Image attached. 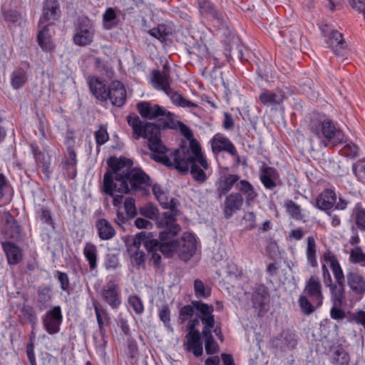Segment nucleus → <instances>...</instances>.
Masks as SVG:
<instances>
[{
	"instance_id": "nucleus-1",
	"label": "nucleus",
	"mask_w": 365,
	"mask_h": 365,
	"mask_svg": "<svg viewBox=\"0 0 365 365\" xmlns=\"http://www.w3.org/2000/svg\"><path fill=\"white\" fill-rule=\"evenodd\" d=\"M126 119L135 140H148L149 148L152 152V159L168 167L175 168L180 172H187L190 170V173L195 180L200 182L206 181L205 171L210 168V165L202 152L199 142L193 138V133L188 126L180 121L177 129L189 140V146H181L168 155V149L161 141L160 129L156 124L145 122L134 113L128 115Z\"/></svg>"
},
{
	"instance_id": "nucleus-2",
	"label": "nucleus",
	"mask_w": 365,
	"mask_h": 365,
	"mask_svg": "<svg viewBox=\"0 0 365 365\" xmlns=\"http://www.w3.org/2000/svg\"><path fill=\"white\" fill-rule=\"evenodd\" d=\"M150 183V177L140 168L121 170L120 168H116L104 174L103 191L113 196L114 192L128 193L130 190L143 189Z\"/></svg>"
},
{
	"instance_id": "nucleus-3",
	"label": "nucleus",
	"mask_w": 365,
	"mask_h": 365,
	"mask_svg": "<svg viewBox=\"0 0 365 365\" xmlns=\"http://www.w3.org/2000/svg\"><path fill=\"white\" fill-rule=\"evenodd\" d=\"M308 128L324 147L341 143L344 140L343 133L336 129L332 120L324 114H314L309 121Z\"/></svg>"
},
{
	"instance_id": "nucleus-4",
	"label": "nucleus",
	"mask_w": 365,
	"mask_h": 365,
	"mask_svg": "<svg viewBox=\"0 0 365 365\" xmlns=\"http://www.w3.org/2000/svg\"><path fill=\"white\" fill-rule=\"evenodd\" d=\"M59 16V6L56 0H45L43 14L39 20L41 26L37 38L41 48L46 51H51L54 46L51 40V34L48 26Z\"/></svg>"
},
{
	"instance_id": "nucleus-5",
	"label": "nucleus",
	"mask_w": 365,
	"mask_h": 365,
	"mask_svg": "<svg viewBox=\"0 0 365 365\" xmlns=\"http://www.w3.org/2000/svg\"><path fill=\"white\" fill-rule=\"evenodd\" d=\"M323 299L320 280L316 276H311L305 283L303 294L299 298L302 312L307 315L313 313L322 305Z\"/></svg>"
},
{
	"instance_id": "nucleus-6",
	"label": "nucleus",
	"mask_w": 365,
	"mask_h": 365,
	"mask_svg": "<svg viewBox=\"0 0 365 365\" xmlns=\"http://www.w3.org/2000/svg\"><path fill=\"white\" fill-rule=\"evenodd\" d=\"M165 247H168V256L174 252H178L182 260L187 261L196 252L197 240L193 233L184 232L180 241L171 238Z\"/></svg>"
},
{
	"instance_id": "nucleus-7",
	"label": "nucleus",
	"mask_w": 365,
	"mask_h": 365,
	"mask_svg": "<svg viewBox=\"0 0 365 365\" xmlns=\"http://www.w3.org/2000/svg\"><path fill=\"white\" fill-rule=\"evenodd\" d=\"M319 30L327 48H331L336 56H344L346 49V43L341 33L334 29L331 25L322 24Z\"/></svg>"
},
{
	"instance_id": "nucleus-8",
	"label": "nucleus",
	"mask_w": 365,
	"mask_h": 365,
	"mask_svg": "<svg viewBox=\"0 0 365 365\" xmlns=\"http://www.w3.org/2000/svg\"><path fill=\"white\" fill-rule=\"evenodd\" d=\"M95 28L93 21L86 16L78 19L75 24L73 42L79 46L90 45L94 38Z\"/></svg>"
},
{
	"instance_id": "nucleus-9",
	"label": "nucleus",
	"mask_w": 365,
	"mask_h": 365,
	"mask_svg": "<svg viewBox=\"0 0 365 365\" xmlns=\"http://www.w3.org/2000/svg\"><path fill=\"white\" fill-rule=\"evenodd\" d=\"M212 152L217 155L221 152H226L235 158L237 164L240 163V157L233 143L225 135L218 133L210 139Z\"/></svg>"
},
{
	"instance_id": "nucleus-10",
	"label": "nucleus",
	"mask_w": 365,
	"mask_h": 365,
	"mask_svg": "<svg viewBox=\"0 0 365 365\" xmlns=\"http://www.w3.org/2000/svg\"><path fill=\"white\" fill-rule=\"evenodd\" d=\"M174 210H170L165 212L157 219V225L160 227H165V230L161 232L159 238L164 242L170 240L178 234L180 227L176 223Z\"/></svg>"
},
{
	"instance_id": "nucleus-11",
	"label": "nucleus",
	"mask_w": 365,
	"mask_h": 365,
	"mask_svg": "<svg viewBox=\"0 0 365 365\" xmlns=\"http://www.w3.org/2000/svg\"><path fill=\"white\" fill-rule=\"evenodd\" d=\"M63 317L60 306H54L42 317V324L45 331L50 335L58 334L61 330Z\"/></svg>"
},
{
	"instance_id": "nucleus-12",
	"label": "nucleus",
	"mask_w": 365,
	"mask_h": 365,
	"mask_svg": "<svg viewBox=\"0 0 365 365\" xmlns=\"http://www.w3.org/2000/svg\"><path fill=\"white\" fill-rule=\"evenodd\" d=\"M160 242L156 239H153L152 232H147L145 231L137 234L134 239L136 245L140 246L143 245L149 252L159 250L168 255V247L165 246L170 242V240H165L164 242L160 239Z\"/></svg>"
},
{
	"instance_id": "nucleus-13",
	"label": "nucleus",
	"mask_w": 365,
	"mask_h": 365,
	"mask_svg": "<svg viewBox=\"0 0 365 365\" xmlns=\"http://www.w3.org/2000/svg\"><path fill=\"white\" fill-rule=\"evenodd\" d=\"M192 304L197 312L198 318L204 324L202 331L211 330L215 326L214 307L201 301H192Z\"/></svg>"
},
{
	"instance_id": "nucleus-14",
	"label": "nucleus",
	"mask_w": 365,
	"mask_h": 365,
	"mask_svg": "<svg viewBox=\"0 0 365 365\" xmlns=\"http://www.w3.org/2000/svg\"><path fill=\"white\" fill-rule=\"evenodd\" d=\"M151 83L153 87L157 90L167 93L170 88L172 78L170 72L165 66H163L162 71L154 70L151 74Z\"/></svg>"
},
{
	"instance_id": "nucleus-15",
	"label": "nucleus",
	"mask_w": 365,
	"mask_h": 365,
	"mask_svg": "<svg viewBox=\"0 0 365 365\" xmlns=\"http://www.w3.org/2000/svg\"><path fill=\"white\" fill-rule=\"evenodd\" d=\"M337 200L334 187L324 189L316 198L314 206L320 210L331 211Z\"/></svg>"
},
{
	"instance_id": "nucleus-16",
	"label": "nucleus",
	"mask_w": 365,
	"mask_h": 365,
	"mask_svg": "<svg viewBox=\"0 0 365 365\" xmlns=\"http://www.w3.org/2000/svg\"><path fill=\"white\" fill-rule=\"evenodd\" d=\"M101 297L113 309H118L121 304L120 293L116 284H110L104 286L101 289Z\"/></svg>"
},
{
	"instance_id": "nucleus-17",
	"label": "nucleus",
	"mask_w": 365,
	"mask_h": 365,
	"mask_svg": "<svg viewBox=\"0 0 365 365\" xmlns=\"http://www.w3.org/2000/svg\"><path fill=\"white\" fill-rule=\"evenodd\" d=\"M108 99L113 106L120 107L126 101V90L123 84L118 81H112L108 88Z\"/></svg>"
},
{
	"instance_id": "nucleus-18",
	"label": "nucleus",
	"mask_w": 365,
	"mask_h": 365,
	"mask_svg": "<svg viewBox=\"0 0 365 365\" xmlns=\"http://www.w3.org/2000/svg\"><path fill=\"white\" fill-rule=\"evenodd\" d=\"M273 346L282 351L293 349L297 344V340L294 333L289 330L282 331L272 341Z\"/></svg>"
},
{
	"instance_id": "nucleus-19",
	"label": "nucleus",
	"mask_w": 365,
	"mask_h": 365,
	"mask_svg": "<svg viewBox=\"0 0 365 365\" xmlns=\"http://www.w3.org/2000/svg\"><path fill=\"white\" fill-rule=\"evenodd\" d=\"M347 284L351 292L359 298L365 295V278L356 272H351L346 274Z\"/></svg>"
},
{
	"instance_id": "nucleus-20",
	"label": "nucleus",
	"mask_w": 365,
	"mask_h": 365,
	"mask_svg": "<svg viewBox=\"0 0 365 365\" xmlns=\"http://www.w3.org/2000/svg\"><path fill=\"white\" fill-rule=\"evenodd\" d=\"M136 108L142 118L153 120L161 116L164 107L153 104L148 101H140L137 103Z\"/></svg>"
},
{
	"instance_id": "nucleus-21",
	"label": "nucleus",
	"mask_w": 365,
	"mask_h": 365,
	"mask_svg": "<svg viewBox=\"0 0 365 365\" xmlns=\"http://www.w3.org/2000/svg\"><path fill=\"white\" fill-rule=\"evenodd\" d=\"M29 148L37 165L42 168L43 173L48 177L51 165L49 155L45 150H41L36 143H31Z\"/></svg>"
},
{
	"instance_id": "nucleus-22",
	"label": "nucleus",
	"mask_w": 365,
	"mask_h": 365,
	"mask_svg": "<svg viewBox=\"0 0 365 365\" xmlns=\"http://www.w3.org/2000/svg\"><path fill=\"white\" fill-rule=\"evenodd\" d=\"M243 201V197L238 192H232L228 195L225 200V217L227 219L231 217L234 212L241 209Z\"/></svg>"
},
{
	"instance_id": "nucleus-23",
	"label": "nucleus",
	"mask_w": 365,
	"mask_h": 365,
	"mask_svg": "<svg viewBox=\"0 0 365 365\" xmlns=\"http://www.w3.org/2000/svg\"><path fill=\"white\" fill-rule=\"evenodd\" d=\"M240 181V176L236 174H223L216 182L217 192L221 197L228 193L233 186Z\"/></svg>"
},
{
	"instance_id": "nucleus-24",
	"label": "nucleus",
	"mask_w": 365,
	"mask_h": 365,
	"mask_svg": "<svg viewBox=\"0 0 365 365\" xmlns=\"http://www.w3.org/2000/svg\"><path fill=\"white\" fill-rule=\"evenodd\" d=\"M284 93L281 90L272 91L264 89L259 95V101L266 106L280 105L284 101Z\"/></svg>"
},
{
	"instance_id": "nucleus-25",
	"label": "nucleus",
	"mask_w": 365,
	"mask_h": 365,
	"mask_svg": "<svg viewBox=\"0 0 365 365\" xmlns=\"http://www.w3.org/2000/svg\"><path fill=\"white\" fill-rule=\"evenodd\" d=\"M268 295L267 288L264 285H259L253 290L252 301L255 309L258 310L259 316L263 315V313L266 312L265 301Z\"/></svg>"
},
{
	"instance_id": "nucleus-26",
	"label": "nucleus",
	"mask_w": 365,
	"mask_h": 365,
	"mask_svg": "<svg viewBox=\"0 0 365 365\" xmlns=\"http://www.w3.org/2000/svg\"><path fill=\"white\" fill-rule=\"evenodd\" d=\"M184 346L187 351L192 352L196 357L200 356L203 353L200 333L187 332Z\"/></svg>"
},
{
	"instance_id": "nucleus-27",
	"label": "nucleus",
	"mask_w": 365,
	"mask_h": 365,
	"mask_svg": "<svg viewBox=\"0 0 365 365\" xmlns=\"http://www.w3.org/2000/svg\"><path fill=\"white\" fill-rule=\"evenodd\" d=\"M278 178L279 173L272 167L263 166L259 170V180L266 189L272 190L276 187Z\"/></svg>"
},
{
	"instance_id": "nucleus-28",
	"label": "nucleus",
	"mask_w": 365,
	"mask_h": 365,
	"mask_svg": "<svg viewBox=\"0 0 365 365\" xmlns=\"http://www.w3.org/2000/svg\"><path fill=\"white\" fill-rule=\"evenodd\" d=\"M95 227L101 240H111L116 234L113 225L107 220L101 218L96 220Z\"/></svg>"
},
{
	"instance_id": "nucleus-29",
	"label": "nucleus",
	"mask_w": 365,
	"mask_h": 365,
	"mask_svg": "<svg viewBox=\"0 0 365 365\" xmlns=\"http://www.w3.org/2000/svg\"><path fill=\"white\" fill-rule=\"evenodd\" d=\"M236 189L239 191L238 193L245 197V200L247 205L253 203L257 197V192L254 186L246 180H240L236 185Z\"/></svg>"
},
{
	"instance_id": "nucleus-30",
	"label": "nucleus",
	"mask_w": 365,
	"mask_h": 365,
	"mask_svg": "<svg viewBox=\"0 0 365 365\" xmlns=\"http://www.w3.org/2000/svg\"><path fill=\"white\" fill-rule=\"evenodd\" d=\"M83 254L88 263L90 271L93 272L96 270L98 262L97 246L90 242H86L83 249Z\"/></svg>"
},
{
	"instance_id": "nucleus-31",
	"label": "nucleus",
	"mask_w": 365,
	"mask_h": 365,
	"mask_svg": "<svg viewBox=\"0 0 365 365\" xmlns=\"http://www.w3.org/2000/svg\"><path fill=\"white\" fill-rule=\"evenodd\" d=\"M140 246L133 242L127 247L132 264L138 268L144 267L145 262V254L140 249Z\"/></svg>"
},
{
	"instance_id": "nucleus-32",
	"label": "nucleus",
	"mask_w": 365,
	"mask_h": 365,
	"mask_svg": "<svg viewBox=\"0 0 365 365\" xmlns=\"http://www.w3.org/2000/svg\"><path fill=\"white\" fill-rule=\"evenodd\" d=\"M92 94L98 100L106 101L108 99V88L96 77H91L88 81Z\"/></svg>"
},
{
	"instance_id": "nucleus-33",
	"label": "nucleus",
	"mask_w": 365,
	"mask_h": 365,
	"mask_svg": "<svg viewBox=\"0 0 365 365\" xmlns=\"http://www.w3.org/2000/svg\"><path fill=\"white\" fill-rule=\"evenodd\" d=\"M324 259L326 262V263L330 267L333 272L334 277L336 279V283H344V272L337 259L331 254L326 252L324 254Z\"/></svg>"
},
{
	"instance_id": "nucleus-34",
	"label": "nucleus",
	"mask_w": 365,
	"mask_h": 365,
	"mask_svg": "<svg viewBox=\"0 0 365 365\" xmlns=\"http://www.w3.org/2000/svg\"><path fill=\"white\" fill-rule=\"evenodd\" d=\"M2 247L9 264H16L21 262L22 253L19 247L10 242H2Z\"/></svg>"
},
{
	"instance_id": "nucleus-35",
	"label": "nucleus",
	"mask_w": 365,
	"mask_h": 365,
	"mask_svg": "<svg viewBox=\"0 0 365 365\" xmlns=\"http://www.w3.org/2000/svg\"><path fill=\"white\" fill-rule=\"evenodd\" d=\"M22 65L24 68H18L11 74V84L14 89L21 88L27 80V70L29 64L28 62H25Z\"/></svg>"
},
{
	"instance_id": "nucleus-36",
	"label": "nucleus",
	"mask_w": 365,
	"mask_h": 365,
	"mask_svg": "<svg viewBox=\"0 0 365 365\" xmlns=\"http://www.w3.org/2000/svg\"><path fill=\"white\" fill-rule=\"evenodd\" d=\"M201 9L207 12L210 18L212 19L213 24L217 29H220L224 25V15L222 13L217 11L213 4L210 2H205L203 5L200 4Z\"/></svg>"
},
{
	"instance_id": "nucleus-37",
	"label": "nucleus",
	"mask_w": 365,
	"mask_h": 365,
	"mask_svg": "<svg viewBox=\"0 0 365 365\" xmlns=\"http://www.w3.org/2000/svg\"><path fill=\"white\" fill-rule=\"evenodd\" d=\"M165 94L169 97L171 102L176 106L184 108H194L197 107V104L185 98L181 94L175 91L172 88Z\"/></svg>"
},
{
	"instance_id": "nucleus-38",
	"label": "nucleus",
	"mask_w": 365,
	"mask_h": 365,
	"mask_svg": "<svg viewBox=\"0 0 365 365\" xmlns=\"http://www.w3.org/2000/svg\"><path fill=\"white\" fill-rule=\"evenodd\" d=\"M13 188L4 174L0 173V202L9 203L13 197Z\"/></svg>"
},
{
	"instance_id": "nucleus-39",
	"label": "nucleus",
	"mask_w": 365,
	"mask_h": 365,
	"mask_svg": "<svg viewBox=\"0 0 365 365\" xmlns=\"http://www.w3.org/2000/svg\"><path fill=\"white\" fill-rule=\"evenodd\" d=\"M306 257L309 265L312 267H317V244L313 236H309L307 239Z\"/></svg>"
},
{
	"instance_id": "nucleus-40",
	"label": "nucleus",
	"mask_w": 365,
	"mask_h": 365,
	"mask_svg": "<svg viewBox=\"0 0 365 365\" xmlns=\"http://www.w3.org/2000/svg\"><path fill=\"white\" fill-rule=\"evenodd\" d=\"M160 117L159 125H156L159 128L162 127L164 129L169 128L177 130L180 121L175 119V115L173 113L167 110L164 108V112L162 113Z\"/></svg>"
},
{
	"instance_id": "nucleus-41",
	"label": "nucleus",
	"mask_w": 365,
	"mask_h": 365,
	"mask_svg": "<svg viewBox=\"0 0 365 365\" xmlns=\"http://www.w3.org/2000/svg\"><path fill=\"white\" fill-rule=\"evenodd\" d=\"M93 308L96 317L98 329H105L106 326L110 324V317L108 311L101 307L96 302L93 303Z\"/></svg>"
},
{
	"instance_id": "nucleus-42",
	"label": "nucleus",
	"mask_w": 365,
	"mask_h": 365,
	"mask_svg": "<svg viewBox=\"0 0 365 365\" xmlns=\"http://www.w3.org/2000/svg\"><path fill=\"white\" fill-rule=\"evenodd\" d=\"M93 341L96 352L101 356L106 355V347L107 346V340L106 338V329L96 331L93 334Z\"/></svg>"
},
{
	"instance_id": "nucleus-43",
	"label": "nucleus",
	"mask_w": 365,
	"mask_h": 365,
	"mask_svg": "<svg viewBox=\"0 0 365 365\" xmlns=\"http://www.w3.org/2000/svg\"><path fill=\"white\" fill-rule=\"evenodd\" d=\"M148 34L160 42H164L167 37L172 34V29L165 24H160L157 27L150 29Z\"/></svg>"
},
{
	"instance_id": "nucleus-44",
	"label": "nucleus",
	"mask_w": 365,
	"mask_h": 365,
	"mask_svg": "<svg viewBox=\"0 0 365 365\" xmlns=\"http://www.w3.org/2000/svg\"><path fill=\"white\" fill-rule=\"evenodd\" d=\"M331 290V299L334 305L341 307L344 299V283L331 284L329 287Z\"/></svg>"
},
{
	"instance_id": "nucleus-45",
	"label": "nucleus",
	"mask_w": 365,
	"mask_h": 365,
	"mask_svg": "<svg viewBox=\"0 0 365 365\" xmlns=\"http://www.w3.org/2000/svg\"><path fill=\"white\" fill-rule=\"evenodd\" d=\"M353 215L358 228L365 231V208L361 202H358L353 208Z\"/></svg>"
},
{
	"instance_id": "nucleus-46",
	"label": "nucleus",
	"mask_w": 365,
	"mask_h": 365,
	"mask_svg": "<svg viewBox=\"0 0 365 365\" xmlns=\"http://www.w3.org/2000/svg\"><path fill=\"white\" fill-rule=\"evenodd\" d=\"M203 337L205 339V348L207 354H213L218 351L219 346L215 341L211 330L202 331Z\"/></svg>"
},
{
	"instance_id": "nucleus-47",
	"label": "nucleus",
	"mask_w": 365,
	"mask_h": 365,
	"mask_svg": "<svg viewBox=\"0 0 365 365\" xmlns=\"http://www.w3.org/2000/svg\"><path fill=\"white\" fill-rule=\"evenodd\" d=\"M117 18L115 10L109 7L106 9L103 15V27L105 29L110 30L112 28H113L115 26H116L115 19Z\"/></svg>"
},
{
	"instance_id": "nucleus-48",
	"label": "nucleus",
	"mask_w": 365,
	"mask_h": 365,
	"mask_svg": "<svg viewBox=\"0 0 365 365\" xmlns=\"http://www.w3.org/2000/svg\"><path fill=\"white\" fill-rule=\"evenodd\" d=\"M194 291L197 298H207L211 295V289L207 287L200 279H195L194 282Z\"/></svg>"
},
{
	"instance_id": "nucleus-49",
	"label": "nucleus",
	"mask_w": 365,
	"mask_h": 365,
	"mask_svg": "<svg viewBox=\"0 0 365 365\" xmlns=\"http://www.w3.org/2000/svg\"><path fill=\"white\" fill-rule=\"evenodd\" d=\"M349 261L353 264H358L361 267H365V253L359 247H356L351 250Z\"/></svg>"
},
{
	"instance_id": "nucleus-50",
	"label": "nucleus",
	"mask_w": 365,
	"mask_h": 365,
	"mask_svg": "<svg viewBox=\"0 0 365 365\" xmlns=\"http://www.w3.org/2000/svg\"><path fill=\"white\" fill-rule=\"evenodd\" d=\"M128 304L136 314L140 315L144 312L143 302L138 296L135 294L129 296L128 299Z\"/></svg>"
},
{
	"instance_id": "nucleus-51",
	"label": "nucleus",
	"mask_w": 365,
	"mask_h": 365,
	"mask_svg": "<svg viewBox=\"0 0 365 365\" xmlns=\"http://www.w3.org/2000/svg\"><path fill=\"white\" fill-rule=\"evenodd\" d=\"M157 200L159 202L161 207L164 209L175 210L178 207V200L174 198L168 200L167 194L165 192L161 193L160 195H158Z\"/></svg>"
},
{
	"instance_id": "nucleus-52",
	"label": "nucleus",
	"mask_w": 365,
	"mask_h": 365,
	"mask_svg": "<svg viewBox=\"0 0 365 365\" xmlns=\"http://www.w3.org/2000/svg\"><path fill=\"white\" fill-rule=\"evenodd\" d=\"M352 170L358 180L365 185V160H358L354 163Z\"/></svg>"
},
{
	"instance_id": "nucleus-53",
	"label": "nucleus",
	"mask_w": 365,
	"mask_h": 365,
	"mask_svg": "<svg viewBox=\"0 0 365 365\" xmlns=\"http://www.w3.org/2000/svg\"><path fill=\"white\" fill-rule=\"evenodd\" d=\"M94 137L97 148L104 145L109 140L107 129L103 125H101L98 130L94 133Z\"/></svg>"
},
{
	"instance_id": "nucleus-54",
	"label": "nucleus",
	"mask_w": 365,
	"mask_h": 365,
	"mask_svg": "<svg viewBox=\"0 0 365 365\" xmlns=\"http://www.w3.org/2000/svg\"><path fill=\"white\" fill-rule=\"evenodd\" d=\"M9 228L11 230V232H9V230L6 232L9 237L13 239L18 238L19 236L20 227L17 222L11 215H9L6 218V229Z\"/></svg>"
},
{
	"instance_id": "nucleus-55",
	"label": "nucleus",
	"mask_w": 365,
	"mask_h": 365,
	"mask_svg": "<svg viewBox=\"0 0 365 365\" xmlns=\"http://www.w3.org/2000/svg\"><path fill=\"white\" fill-rule=\"evenodd\" d=\"M286 207L287 212L289 213V215L293 219L300 220L303 218L301 207L299 205H297L292 200H288L286 202Z\"/></svg>"
},
{
	"instance_id": "nucleus-56",
	"label": "nucleus",
	"mask_w": 365,
	"mask_h": 365,
	"mask_svg": "<svg viewBox=\"0 0 365 365\" xmlns=\"http://www.w3.org/2000/svg\"><path fill=\"white\" fill-rule=\"evenodd\" d=\"M23 317L32 325H36L37 317L34 309L29 305L24 306L21 310Z\"/></svg>"
},
{
	"instance_id": "nucleus-57",
	"label": "nucleus",
	"mask_w": 365,
	"mask_h": 365,
	"mask_svg": "<svg viewBox=\"0 0 365 365\" xmlns=\"http://www.w3.org/2000/svg\"><path fill=\"white\" fill-rule=\"evenodd\" d=\"M67 156L63 160L64 168L68 170L69 169L74 168L77 164V155L73 148L71 146L67 148Z\"/></svg>"
},
{
	"instance_id": "nucleus-58",
	"label": "nucleus",
	"mask_w": 365,
	"mask_h": 365,
	"mask_svg": "<svg viewBox=\"0 0 365 365\" xmlns=\"http://www.w3.org/2000/svg\"><path fill=\"white\" fill-rule=\"evenodd\" d=\"M140 213L145 217L154 220L158 216V210L152 204H146L140 208Z\"/></svg>"
},
{
	"instance_id": "nucleus-59",
	"label": "nucleus",
	"mask_w": 365,
	"mask_h": 365,
	"mask_svg": "<svg viewBox=\"0 0 365 365\" xmlns=\"http://www.w3.org/2000/svg\"><path fill=\"white\" fill-rule=\"evenodd\" d=\"M194 307L192 305L183 306L179 312V322L181 324L185 323L190 318H191L194 314Z\"/></svg>"
},
{
	"instance_id": "nucleus-60",
	"label": "nucleus",
	"mask_w": 365,
	"mask_h": 365,
	"mask_svg": "<svg viewBox=\"0 0 365 365\" xmlns=\"http://www.w3.org/2000/svg\"><path fill=\"white\" fill-rule=\"evenodd\" d=\"M333 361L339 365H348L349 356L346 351L338 349L334 354Z\"/></svg>"
},
{
	"instance_id": "nucleus-61",
	"label": "nucleus",
	"mask_w": 365,
	"mask_h": 365,
	"mask_svg": "<svg viewBox=\"0 0 365 365\" xmlns=\"http://www.w3.org/2000/svg\"><path fill=\"white\" fill-rule=\"evenodd\" d=\"M160 319L163 322L165 327L170 328V310L167 304L163 305L158 311Z\"/></svg>"
},
{
	"instance_id": "nucleus-62",
	"label": "nucleus",
	"mask_w": 365,
	"mask_h": 365,
	"mask_svg": "<svg viewBox=\"0 0 365 365\" xmlns=\"http://www.w3.org/2000/svg\"><path fill=\"white\" fill-rule=\"evenodd\" d=\"M124 209L126 215L129 217H135L137 215V209L135 207V200L132 197L126 198L124 201Z\"/></svg>"
},
{
	"instance_id": "nucleus-63",
	"label": "nucleus",
	"mask_w": 365,
	"mask_h": 365,
	"mask_svg": "<svg viewBox=\"0 0 365 365\" xmlns=\"http://www.w3.org/2000/svg\"><path fill=\"white\" fill-rule=\"evenodd\" d=\"M4 16L6 21L13 24H20L22 21L21 15L16 11L8 10L4 12Z\"/></svg>"
},
{
	"instance_id": "nucleus-64",
	"label": "nucleus",
	"mask_w": 365,
	"mask_h": 365,
	"mask_svg": "<svg viewBox=\"0 0 365 365\" xmlns=\"http://www.w3.org/2000/svg\"><path fill=\"white\" fill-rule=\"evenodd\" d=\"M120 266V264L117 255L110 254L106 256L105 260V267L106 269H115Z\"/></svg>"
}]
</instances>
